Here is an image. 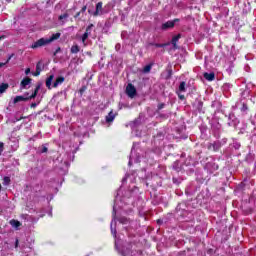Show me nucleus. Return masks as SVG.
I'll return each instance as SVG.
<instances>
[{"instance_id": "nucleus-22", "label": "nucleus", "mask_w": 256, "mask_h": 256, "mask_svg": "<svg viewBox=\"0 0 256 256\" xmlns=\"http://www.w3.org/2000/svg\"><path fill=\"white\" fill-rule=\"evenodd\" d=\"M5 147V144L3 142H0V155L3 153V149Z\"/></svg>"}, {"instance_id": "nucleus-30", "label": "nucleus", "mask_w": 256, "mask_h": 256, "mask_svg": "<svg viewBox=\"0 0 256 256\" xmlns=\"http://www.w3.org/2000/svg\"><path fill=\"white\" fill-rule=\"evenodd\" d=\"M42 153H47V147H44Z\"/></svg>"}, {"instance_id": "nucleus-13", "label": "nucleus", "mask_w": 256, "mask_h": 256, "mask_svg": "<svg viewBox=\"0 0 256 256\" xmlns=\"http://www.w3.org/2000/svg\"><path fill=\"white\" fill-rule=\"evenodd\" d=\"M9 89V84L8 83H2L0 85V93H5Z\"/></svg>"}, {"instance_id": "nucleus-1", "label": "nucleus", "mask_w": 256, "mask_h": 256, "mask_svg": "<svg viewBox=\"0 0 256 256\" xmlns=\"http://www.w3.org/2000/svg\"><path fill=\"white\" fill-rule=\"evenodd\" d=\"M59 37H61V33L53 34L49 38H41L34 43L33 48L37 49L38 47H44V45H49V43H53V41H57Z\"/></svg>"}, {"instance_id": "nucleus-32", "label": "nucleus", "mask_w": 256, "mask_h": 256, "mask_svg": "<svg viewBox=\"0 0 256 256\" xmlns=\"http://www.w3.org/2000/svg\"><path fill=\"white\" fill-rule=\"evenodd\" d=\"M1 39H5V36H0V41H1Z\"/></svg>"}, {"instance_id": "nucleus-5", "label": "nucleus", "mask_w": 256, "mask_h": 256, "mask_svg": "<svg viewBox=\"0 0 256 256\" xmlns=\"http://www.w3.org/2000/svg\"><path fill=\"white\" fill-rule=\"evenodd\" d=\"M29 99H33V93H31L28 97L27 96H16L14 98V103H19L21 101H29Z\"/></svg>"}, {"instance_id": "nucleus-12", "label": "nucleus", "mask_w": 256, "mask_h": 256, "mask_svg": "<svg viewBox=\"0 0 256 256\" xmlns=\"http://www.w3.org/2000/svg\"><path fill=\"white\" fill-rule=\"evenodd\" d=\"M64 81H65V78L63 76L58 77L54 82L53 87H57L61 85V83H63Z\"/></svg>"}, {"instance_id": "nucleus-31", "label": "nucleus", "mask_w": 256, "mask_h": 256, "mask_svg": "<svg viewBox=\"0 0 256 256\" xmlns=\"http://www.w3.org/2000/svg\"><path fill=\"white\" fill-rule=\"evenodd\" d=\"M86 9H87V7L84 6V7L82 8V11H86Z\"/></svg>"}, {"instance_id": "nucleus-20", "label": "nucleus", "mask_w": 256, "mask_h": 256, "mask_svg": "<svg viewBox=\"0 0 256 256\" xmlns=\"http://www.w3.org/2000/svg\"><path fill=\"white\" fill-rule=\"evenodd\" d=\"M67 17H69V14L65 13V14L59 16V20L63 21V19H67Z\"/></svg>"}, {"instance_id": "nucleus-29", "label": "nucleus", "mask_w": 256, "mask_h": 256, "mask_svg": "<svg viewBox=\"0 0 256 256\" xmlns=\"http://www.w3.org/2000/svg\"><path fill=\"white\" fill-rule=\"evenodd\" d=\"M178 97H179L180 99H185V96H184V95H181V93L178 94Z\"/></svg>"}, {"instance_id": "nucleus-14", "label": "nucleus", "mask_w": 256, "mask_h": 256, "mask_svg": "<svg viewBox=\"0 0 256 256\" xmlns=\"http://www.w3.org/2000/svg\"><path fill=\"white\" fill-rule=\"evenodd\" d=\"M179 39H181V34H178L172 38V45L174 47H177V41H179Z\"/></svg>"}, {"instance_id": "nucleus-28", "label": "nucleus", "mask_w": 256, "mask_h": 256, "mask_svg": "<svg viewBox=\"0 0 256 256\" xmlns=\"http://www.w3.org/2000/svg\"><path fill=\"white\" fill-rule=\"evenodd\" d=\"M15 247H19V239H16V241H15Z\"/></svg>"}, {"instance_id": "nucleus-27", "label": "nucleus", "mask_w": 256, "mask_h": 256, "mask_svg": "<svg viewBox=\"0 0 256 256\" xmlns=\"http://www.w3.org/2000/svg\"><path fill=\"white\" fill-rule=\"evenodd\" d=\"M163 107H165L164 103L158 105V109H163Z\"/></svg>"}, {"instance_id": "nucleus-34", "label": "nucleus", "mask_w": 256, "mask_h": 256, "mask_svg": "<svg viewBox=\"0 0 256 256\" xmlns=\"http://www.w3.org/2000/svg\"><path fill=\"white\" fill-rule=\"evenodd\" d=\"M30 107L33 108V103L30 104Z\"/></svg>"}, {"instance_id": "nucleus-17", "label": "nucleus", "mask_w": 256, "mask_h": 256, "mask_svg": "<svg viewBox=\"0 0 256 256\" xmlns=\"http://www.w3.org/2000/svg\"><path fill=\"white\" fill-rule=\"evenodd\" d=\"M186 89H185V82H181L179 85V92L180 93H185Z\"/></svg>"}, {"instance_id": "nucleus-2", "label": "nucleus", "mask_w": 256, "mask_h": 256, "mask_svg": "<svg viewBox=\"0 0 256 256\" xmlns=\"http://www.w3.org/2000/svg\"><path fill=\"white\" fill-rule=\"evenodd\" d=\"M93 24H90L87 28L85 33L82 35V43L84 46L87 45L86 41L89 39V36L91 35V31H93Z\"/></svg>"}, {"instance_id": "nucleus-6", "label": "nucleus", "mask_w": 256, "mask_h": 256, "mask_svg": "<svg viewBox=\"0 0 256 256\" xmlns=\"http://www.w3.org/2000/svg\"><path fill=\"white\" fill-rule=\"evenodd\" d=\"M98 15H103V2H98L96 4V11L94 12V17Z\"/></svg>"}, {"instance_id": "nucleus-24", "label": "nucleus", "mask_w": 256, "mask_h": 256, "mask_svg": "<svg viewBox=\"0 0 256 256\" xmlns=\"http://www.w3.org/2000/svg\"><path fill=\"white\" fill-rule=\"evenodd\" d=\"M39 89L38 88H36L35 89V91H34V93H33V98L35 99V97L37 96V91H38Z\"/></svg>"}, {"instance_id": "nucleus-4", "label": "nucleus", "mask_w": 256, "mask_h": 256, "mask_svg": "<svg viewBox=\"0 0 256 256\" xmlns=\"http://www.w3.org/2000/svg\"><path fill=\"white\" fill-rule=\"evenodd\" d=\"M126 93L128 97L133 99V97L137 95V89H135V86H133V84H128L126 87Z\"/></svg>"}, {"instance_id": "nucleus-8", "label": "nucleus", "mask_w": 256, "mask_h": 256, "mask_svg": "<svg viewBox=\"0 0 256 256\" xmlns=\"http://www.w3.org/2000/svg\"><path fill=\"white\" fill-rule=\"evenodd\" d=\"M45 65L43 64V62H38L36 65V72L34 73V76L37 77L38 75H40V73L43 71Z\"/></svg>"}, {"instance_id": "nucleus-16", "label": "nucleus", "mask_w": 256, "mask_h": 256, "mask_svg": "<svg viewBox=\"0 0 256 256\" xmlns=\"http://www.w3.org/2000/svg\"><path fill=\"white\" fill-rule=\"evenodd\" d=\"M79 51H81V49L79 48L78 45H73L71 47V53H79Z\"/></svg>"}, {"instance_id": "nucleus-19", "label": "nucleus", "mask_w": 256, "mask_h": 256, "mask_svg": "<svg viewBox=\"0 0 256 256\" xmlns=\"http://www.w3.org/2000/svg\"><path fill=\"white\" fill-rule=\"evenodd\" d=\"M11 57H12V56H10V57L6 60L5 63L0 62V68H1V67H5V65H7V63H9V61H11Z\"/></svg>"}, {"instance_id": "nucleus-9", "label": "nucleus", "mask_w": 256, "mask_h": 256, "mask_svg": "<svg viewBox=\"0 0 256 256\" xmlns=\"http://www.w3.org/2000/svg\"><path fill=\"white\" fill-rule=\"evenodd\" d=\"M10 225L12 226V227H14V229H19V227H21V222L19 221V220H16V219H12V220H10Z\"/></svg>"}, {"instance_id": "nucleus-26", "label": "nucleus", "mask_w": 256, "mask_h": 256, "mask_svg": "<svg viewBox=\"0 0 256 256\" xmlns=\"http://www.w3.org/2000/svg\"><path fill=\"white\" fill-rule=\"evenodd\" d=\"M167 44H155V47H165Z\"/></svg>"}, {"instance_id": "nucleus-15", "label": "nucleus", "mask_w": 256, "mask_h": 256, "mask_svg": "<svg viewBox=\"0 0 256 256\" xmlns=\"http://www.w3.org/2000/svg\"><path fill=\"white\" fill-rule=\"evenodd\" d=\"M53 75H50L47 80H46V87H48V89H51V83H53Z\"/></svg>"}, {"instance_id": "nucleus-33", "label": "nucleus", "mask_w": 256, "mask_h": 256, "mask_svg": "<svg viewBox=\"0 0 256 256\" xmlns=\"http://www.w3.org/2000/svg\"><path fill=\"white\" fill-rule=\"evenodd\" d=\"M3 189V186H1V184H0V193H1V190Z\"/></svg>"}, {"instance_id": "nucleus-7", "label": "nucleus", "mask_w": 256, "mask_h": 256, "mask_svg": "<svg viewBox=\"0 0 256 256\" xmlns=\"http://www.w3.org/2000/svg\"><path fill=\"white\" fill-rule=\"evenodd\" d=\"M31 81H33L31 78L25 77L20 83L21 89H27V85H31Z\"/></svg>"}, {"instance_id": "nucleus-23", "label": "nucleus", "mask_w": 256, "mask_h": 256, "mask_svg": "<svg viewBox=\"0 0 256 256\" xmlns=\"http://www.w3.org/2000/svg\"><path fill=\"white\" fill-rule=\"evenodd\" d=\"M29 73H31V68H27V69L25 70V74H26V75H29Z\"/></svg>"}, {"instance_id": "nucleus-18", "label": "nucleus", "mask_w": 256, "mask_h": 256, "mask_svg": "<svg viewBox=\"0 0 256 256\" xmlns=\"http://www.w3.org/2000/svg\"><path fill=\"white\" fill-rule=\"evenodd\" d=\"M9 183H11V178H9V176H5L3 178V185H9Z\"/></svg>"}, {"instance_id": "nucleus-35", "label": "nucleus", "mask_w": 256, "mask_h": 256, "mask_svg": "<svg viewBox=\"0 0 256 256\" xmlns=\"http://www.w3.org/2000/svg\"><path fill=\"white\" fill-rule=\"evenodd\" d=\"M79 15H80V14L78 13V14H77V17H79Z\"/></svg>"}, {"instance_id": "nucleus-11", "label": "nucleus", "mask_w": 256, "mask_h": 256, "mask_svg": "<svg viewBox=\"0 0 256 256\" xmlns=\"http://www.w3.org/2000/svg\"><path fill=\"white\" fill-rule=\"evenodd\" d=\"M115 121V115L113 111L109 112V114L106 116V122L107 123H113Z\"/></svg>"}, {"instance_id": "nucleus-25", "label": "nucleus", "mask_w": 256, "mask_h": 256, "mask_svg": "<svg viewBox=\"0 0 256 256\" xmlns=\"http://www.w3.org/2000/svg\"><path fill=\"white\" fill-rule=\"evenodd\" d=\"M111 231H112V233H113L114 235H117V231H116V230L113 231V224H111Z\"/></svg>"}, {"instance_id": "nucleus-3", "label": "nucleus", "mask_w": 256, "mask_h": 256, "mask_svg": "<svg viewBox=\"0 0 256 256\" xmlns=\"http://www.w3.org/2000/svg\"><path fill=\"white\" fill-rule=\"evenodd\" d=\"M176 23H179V19H177V18L174 20L167 21L166 23L162 24L163 31H167V29H173V27H175Z\"/></svg>"}, {"instance_id": "nucleus-10", "label": "nucleus", "mask_w": 256, "mask_h": 256, "mask_svg": "<svg viewBox=\"0 0 256 256\" xmlns=\"http://www.w3.org/2000/svg\"><path fill=\"white\" fill-rule=\"evenodd\" d=\"M204 79H206V81H214L215 73H204Z\"/></svg>"}, {"instance_id": "nucleus-21", "label": "nucleus", "mask_w": 256, "mask_h": 256, "mask_svg": "<svg viewBox=\"0 0 256 256\" xmlns=\"http://www.w3.org/2000/svg\"><path fill=\"white\" fill-rule=\"evenodd\" d=\"M149 71H151V65L145 66L143 72L144 73H149Z\"/></svg>"}]
</instances>
